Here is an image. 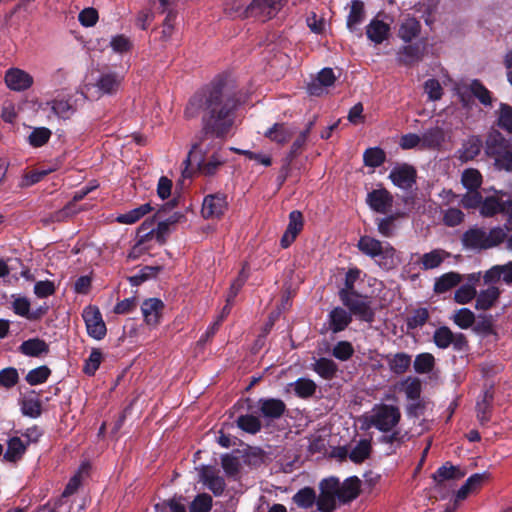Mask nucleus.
Here are the masks:
<instances>
[{
	"label": "nucleus",
	"mask_w": 512,
	"mask_h": 512,
	"mask_svg": "<svg viewBox=\"0 0 512 512\" xmlns=\"http://www.w3.org/2000/svg\"><path fill=\"white\" fill-rule=\"evenodd\" d=\"M260 415L267 420H274L280 418L285 410V403L276 398H261L257 402Z\"/></svg>",
	"instance_id": "21"
},
{
	"label": "nucleus",
	"mask_w": 512,
	"mask_h": 512,
	"mask_svg": "<svg viewBox=\"0 0 512 512\" xmlns=\"http://www.w3.org/2000/svg\"><path fill=\"white\" fill-rule=\"evenodd\" d=\"M400 386L408 399H419L421 394V382L418 378L408 377L401 382Z\"/></svg>",
	"instance_id": "55"
},
{
	"label": "nucleus",
	"mask_w": 512,
	"mask_h": 512,
	"mask_svg": "<svg viewBox=\"0 0 512 512\" xmlns=\"http://www.w3.org/2000/svg\"><path fill=\"white\" fill-rule=\"evenodd\" d=\"M420 22L413 17L406 18L400 28H399V37L404 42H411L416 36H418L420 32Z\"/></svg>",
	"instance_id": "43"
},
{
	"label": "nucleus",
	"mask_w": 512,
	"mask_h": 512,
	"mask_svg": "<svg viewBox=\"0 0 512 512\" xmlns=\"http://www.w3.org/2000/svg\"><path fill=\"white\" fill-rule=\"evenodd\" d=\"M51 106L52 112L59 118L69 119L76 111L69 99L55 98L47 103Z\"/></svg>",
	"instance_id": "42"
},
{
	"label": "nucleus",
	"mask_w": 512,
	"mask_h": 512,
	"mask_svg": "<svg viewBox=\"0 0 512 512\" xmlns=\"http://www.w3.org/2000/svg\"><path fill=\"white\" fill-rule=\"evenodd\" d=\"M462 244L468 250H485L486 248V231L482 228L473 227L468 229L461 238Z\"/></svg>",
	"instance_id": "26"
},
{
	"label": "nucleus",
	"mask_w": 512,
	"mask_h": 512,
	"mask_svg": "<svg viewBox=\"0 0 512 512\" xmlns=\"http://www.w3.org/2000/svg\"><path fill=\"white\" fill-rule=\"evenodd\" d=\"M483 146L479 136H471L464 141L462 148L459 150V158L463 162L474 159L479 155Z\"/></svg>",
	"instance_id": "36"
},
{
	"label": "nucleus",
	"mask_w": 512,
	"mask_h": 512,
	"mask_svg": "<svg viewBox=\"0 0 512 512\" xmlns=\"http://www.w3.org/2000/svg\"><path fill=\"white\" fill-rule=\"evenodd\" d=\"M303 229V216L300 211L294 210L289 214V223L281 237L280 245L282 248H288L296 239L297 235Z\"/></svg>",
	"instance_id": "22"
},
{
	"label": "nucleus",
	"mask_w": 512,
	"mask_h": 512,
	"mask_svg": "<svg viewBox=\"0 0 512 512\" xmlns=\"http://www.w3.org/2000/svg\"><path fill=\"white\" fill-rule=\"evenodd\" d=\"M371 453V442L367 439L360 440L350 451L349 458L354 463H362Z\"/></svg>",
	"instance_id": "46"
},
{
	"label": "nucleus",
	"mask_w": 512,
	"mask_h": 512,
	"mask_svg": "<svg viewBox=\"0 0 512 512\" xmlns=\"http://www.w3.org/2000/svg\"><path fill=\"white\" fill-rule=\"evenodd\" d=\"M386 159L385 152L379 147H372L365 150L363 154L364 164L376 168L381 166Z\"/></svg>",
	"instance_id": "52"
},
{
	"label": "nucleus",
	"mask_w": 512,
	"mask_h": 512,
	"mask_svg": "<svg viewBox=\"0 0 512 512\" xmlns=\"http://www.w3.org/2000/svg\"><path fill=\"white\" fill-rule=\"evenodd\" d=\"M248 265L245 263L239 272L237 278L231 283L229 291L226 296V305L223 308V312L229 313L231 309V305L233 304L236 296L242 289L243 285L247 281L249 277L248 273Z\"/></svg>",
	"instance_id": "31"
},
{
	"label": "nucleus",
	"mask_w": 512,
	"mask_h": 512,
	"mask_svg": "<svg viewBox=\"0 0 512 512\" xmlns=\"http://www.w3.org/2000/svg\"><path fill=\"white\" fill-rule=\"evenodd\" d=\"M422 149L438 150L446 140V133L442 127L435 126L422 133Z\"/></svg>",
	"instance_id": "28"
},
{
	"label": "nucleus",
	"mask_w": 512,
	"mask_h": 512,
	"mask_svg": "<svg viewBox=\"0 0 512 512\" xmlns=\"http://www.w3.org/2000/svg\"><path fill=\"white\" fill-rule=\"evenodd\" d=\"M338 501L347 503L359 495L360 492V480L357 477H350L343 483L338 480Z\"/></svg>",
	"instance_id": "30"
},
{
	"label": "nucleus",
	"mask_w": 512,
	"mask_h": 512,
	"mask_svg": "<svg viewBox=\"0 0 512 512\" xmlns=\"http://www.w3.org/2000/svg\"><path fill=\"white\" fill-rule=\"evenodd\" d=\"M462 281V276L457 272H448L435 280L434 291L438 294L445 293L456 287Z\"/></svg>",
	"instance_id": "37"
},
{
	"label": "nucleus",
	"mask_w": 512,
	"mask_h": 512,
	"mask_svg": "<svg viewBox=\"0 0 512 512\" xmlns=\"http://www.w3.org/2000/svg\"><path fill=\"white\" fill-rule=\"evenodd\" d=\"M392 202L393 198L386 189L373 190L367 195L369 207L378 213H387L392 206Z\"/></svg>",
	"instance_id": "25"
},
{
	"label": "nucleus",
	"mask_w": 512,
	"mask_h": 512,
	"mask_svg": "<svg viewBox=\"0 0 512 512\" xmlns=\"http://www.w3.org/2000/svg\"><path fill=\"white\" fill-rule=\"evenodd\" d=\"M339 298L342 304L348 308L351 315H355L361 321L371 323L374 320V311L371 308V301L368 296L358 293L347 294L339 292Z\"/></svg>",
	"instance_id": "7"
},
{
	"label": "nucleus",
	"mask_w": 512,
	"mask_h": 512,
	"mask_svg": "<svg viewBox=\"0 0 512 512\" xmlns=\"http://www.w3.org/2000/svg\"><path fill=\"white\" fill-rule=\"evenodd\" d=\"M241 105L240 94L227 81H215L196 93L185 109L187 118H195L203 113V130L193 143L185 161H202L222 149L223 139L230 132Z\"/></svg>",
	"instance_id": "1"
},
{
	"label": "nucleus",
	"mask_w": 512,
	"mask_h": 512,
	"mask_svg": "<svg viewBox=\"0 0 512 512\" xmlns=\"http://www.w3.org/2000/svg\"><path fill=\"white\" fill-rule=\"evenodd\" d=\"M50 129L46 127L35 128L29 135V144L33 147H41L45 145L51 137Z\"/></svg>",
	"instance_id": "60"
},
{
	"label": "nucleus",
	"mask_w": 512,
	"mask_h": 512,
	"mask_svg": "<svg viewBox=\"0 0 512 512\" xmlns=\"http://www.w3.org/2000/svg\"><path fill=\"white\" fill-rule=\"evenodd\" d=\"M152 210L149 203L143 204L135 209L117 216V222L121 224H133Z\"/></svg>",
	"instance_id": "45"
},
{
	"label": "nucleus",
	"mask_w": 512,
	"mask_h": 512,
	"mask_svg": "<svg viewBox=\"0 0 512 512\" xmlns=\"http://www.w3.org/2000/svg\"><path fill=\"white\" fill-rule=\"evenodd\" d=\"M102 362V352L99 348H93L83 365V372L88 376H94Z\"/></svg>",
	"instance_id": "57"
},
{
	"label": "nucleus",
	"mask_w": 512,
	"mask_h": 512,
	"mask_svg": "<svg viewBox=\"0 0 512 512\" xmlns=\"http://www.w3.org/2000/svg\"><path fill=\"white\" fill-rule=\"evenodd\" d=\"M227 207L228 202L225 194H209L203 200L201 213L206 219L219 218L227 210Z\"/></svg>",
	"instance_id": "15"
},
{
	"label": "nucleus",
	"mask_w": 512,
	"mask_h": 512,
	"mask_svg": "<svg viewBox=\"0 0 512 512\" xmlns=\"http://www.w3.org/2000/svg\"><path fill=\"white\" fill-rule=\"evenodd\" d=\"M450 320L461 329L470 328L475 322L474 313L468 308H461L454 312Z\"/></svg>",
	"instance_id": "47"
},
{
	"label": "nucleus",
	"mask_w": 512,
	"mask_h": 512,
	"mask_svg": "<svg viewBox=\"0 0 512 512\" xmlns=\"http://www.w3.org/2000/svg\"><path fill=\"white\" fill-rule=\"evenodd\" d=\"M91 190L92 188L85 187L82 190L77 191L72 200L69 201L62 209L52 213L50 215V219L46 222H62L67 218L76 215L79 212V209L76 208V203L83 200Z\"/></svg>",
	"instance_id": "19"
},
{
	"label": "nucleus",
	"mask_w": 512,
	"mask_h": 512,
	"mask_svg": "<svg viewBox=\"0 0 512 512\" xmlns=\"http://www.w3.org/2000/svg\"><path fill=\"white\" fill-rule=\"evenodd\" d=\"M19 382V374L16 368L7 367L0 371V386L10 389Z\"/></svg>",
	"instance_id": "64"
},
{
	"label": "nucleus",
	"mask_w": 512,
	"mask_h": 512,
	"mask_svg": "<svg viewBox=\"0 0 512 512\" xmlns=\"http://www.w3.org/2000/svg\"><path fill=\"white\" fill-rule=\"evenodd\" d=\"M505 139L500 133L490 135L486 141V153L494 157L497 169L512 171V152L502 151L505 148Z\"/></svg>",
	"instance_id": "9"
},
{
	"label": "nucleus",
	"mask_w": 512,
	"mask_h": 512,
	"mask_svg": "<svg viewBox=\"0 0 512 512\" xmlns=\"http://www.w3.org/2000/svg\"><path fill=\"white\" fill-rule=\"evenodd\" d=\"M357 248L362 254L373 259L379 267L385 270H391L398 264L396 250L389 242L364 235L359 238Z\"/></svg>",
	"instance_id": "3"
},
{
	"label": "nucleus",
	"mask_w": 512,
	"mask_h": 512,
	"mask_svg": "<svg viewBox=\"0 0 512 512\" xmlns=\"http://www.w3.org/2000/svg\"><path fill=\"white\" fill-rule=\"evenodd\" d=\"M204 485L212 491L215 496H220L225 490V481L222 477L213 472H205L202 475Z\"/></svg>",
	"instance_id": "48"
},
{
	"label": "nucleus",
	"mask_w": 512,
	"mask_h": 512,
	"mask_svg": "<svg viewBox=\"0 0 512 512\" xmlns=\"http://www.w3.org/2000/svg\"><path fill=\"white\" fill-rule=\"evenodd\" d=\"M450 257V253L443 249H434L424 253L419 260V265L423 270H432L440 267V265Z\"/></svg>",
	"instance_id": "32"
},
{
	"label": "nucleus",
	"mask_w": 512,
	"mask_h": 512,
	"mask_svg": "<svg viewBox=\"0 0 512 512\" xmlns=\"http://www.w3.org/2000/svg\"><path fill=\"white\" fill-rule=\"evenodd\" d=\"M212 497L209 494H198L191 502L190 512H209L212 508Z\"/></svg>",
	"instance_id": "61"
},
{
	"label": "nucleus",
	"mask_w": 512,
	"mask_h": 512,
	"mask_svg": "<svg viewBox=\"0 0 512 512\" xmlns=\"http://www.w3.org/2000/svg\"><path fill=\"white\" fill-rule=\"evenodd\" d=\"M365 18L364 3L360 0H353L351 2L350 12L347 16L346 25L350 31L357 29Z\"/></svg>",
	"instance_id": "39"
},
{
	"label": "nucleus",
	"mask_w": 512,
	"mask_h": 512,
	"mask_svg": "<svg viewBox=\"0 0 512 512\" xmlns=\"http://www.w3.org/2000/svg\"><path fill=\"white\" fill-rule=\"evenodd\" d=\"M50 375V368L46 365H42L30 370L26 375L25 380L29 385L35 386L46 382Z\"/></svg>",
	"instance_id": "54"
},
{
	"label": "nucleus",
	"mask_w": 512,
	"mask_h": 512,
	"mask_svg": "<svg viewBox=\"0 0 512 512\" xmlns=\"http://www.w3.org/2000/svg\"><path fill=\"white\" fill-rule=\"evenodd\" d=\"M353 354L354 348L352 344L348 341L337 342L332 350V355L340 361L349 360L353 356Z\"/></svg>",
	"instance_id": "63"
},
{
	"label": "nucleus",
	"mask_w": 512,
	"mask_h": 512,
	"mask_svg": "<svg viewBox=\"0 0 512 512\" xmlns=\"http://www.w3.org/2000/svg\"><path fill=\"white\" fill-rule=\"evenodd\" d=\"M237 425L243 431L251 434H255L261 429V422L259 418L250 414L238 417Z\"/></svg>",
	"instance_id": "59"
},
{
	"label": "nucleus",
	"mask_w": 512,
	"mask_h": 512,
	"mask_svg": "<svg viewBox=\"0 0 512 512\" xmlns=\"http://www.w3.org/2000/svg\"><path fill=\"white\" fill-rule=\"evenodd\" d=\"M87 333L96 340H102L107 333L106 324L98 307L89 305L82 313Z\"/></svg>",
	"instance_id": "12"
},
{
	"label": "nucleus",
	"mask_w": 512,
	"mask_h": 512,
	"mask_svg": "<svg viewBox=\"0 0 512 512\" xmlns=\"http://www.w3.org/2000/svg\"><path fill=\"white\" fill-rule=\"evenodd\" d=\"M7 87L13 91H25L33 85V77L19 68H9L4 77Z\"/></svg>",
	"instance_id": "17"
},
{
	"label": "nucleus",
	"mask_w": 512,
	"mask_h": 512,
	"mask_svg": "<svg viewBox=\"0 0 512 512\" xmlns=\"http://www.w3.org/2000/svg\"><path fill=\"white\" fill-rule=\"evenodd\" d=\"M141 311L145 323L148 326L156 327L160 319V299H146L141 305Z\"/></svg>",
	"instance_id": "34"
},
{
	"label": "nucleus",
	"mask_w": 512,
	"mask_h": 512,
	"mask_svg": "<svg viewBox=\"0 0 512 512\" xmlns=\"http://www.w3.org/2000/svg\"><path fill=\"white\" fill-rule=\"evenodd\" d=\"M28 443L17 436L11 437L7 441V449L3 454V460L9 463H17L26 453Z\"/></svg>",
	"instance_id": "29"
},
{
	"label": "nucleus",
	"mask_w": 512,
	"mask_h": 512,
	"mask_svg": "<svg viewBox=\"0 0 512 512\" xmlns=\"http://www.w3.org/2000/svg\"><path fill=\"white\" fill-rule=\"evenodd\" d=\"M386 360L390 370L398 375L405 373L411 365V356L403 352L388 355Z\"/></svg>",
	"instance_id": "40"
},
{
	"label": "nucleus",
	"mask_w": 512,
	"mask_h": 512,
	"mask_svg": "<svg viewBox=\"0 0 512 512\" xmlns=\"http://www.w3.org/2000/svg\"><path fill=\"white\" fill-rule=\"evenodd\" d=\"M338 478L329 477L319 483L320 493L316 495V506L319 512H333L338 501Z\"/></svg>",
	"instance_id": "8"
},
{
	"label": "nucleus",
	"mask_w": 512,
	"mask_h": 512,
	"mask_svg": "<svg viewBox=\"0 0 512 512\" xmlns=\"http://www.w3.org/2000/svg\"><path fill=\"white\" fill-rule=\"evenodd\" d=\"M20 405L24 416L38 418L42 413V404L38 398L25 397L20 401Z\"/></svg>",
	"instance_id": "49"
},
{
	"label": "nucleus",
	"mask_w": 512,
	"mask_h": 512,
	"mask_svg": "<svg viewBox=\"0 0 512 512\" xmlns=\"http://www.w3.org/2000/svg\"><path fill=\"white\" fill-rule=\"evenodd\" d=\"M389 178L401 189H409L416 181V170L408 164H398L392 168Z\"/></svg>",
	"instance_id": "16"
},
{
	"label": "nucleus",
	"mask_w": 512,
	"mask_h": 512,
	"mask_svg": "<svg viewBox=\"0 0 512 512\" xmlns=\"http://www.w3.org/2000/svg\"><path fill=\"white\" fill-rule=\"evenodd\" d=\"M295 394L300 398L311 397L316 391V384L311 379L300 378L291 384Z\"/></svg>",
	"instance_id": "53"
},
{
	"label": "nucleus",
	"mask_w": 512,
	"mask_h": 512,
	"mask_svg": "<svg viewBox=\"0 0 512 512\" xmlns=\"http://www.w3.org/2000/svg\"><path fill=\"white\" fill-rule=\"evenodd\" d=\"M122 82V78L115 72L102 73L96 81L95 86L101 95L115 94Z\"/></svg>",
	"instance_id": "27"
},
{
	"label": "nucleus",
	"mask_w": 512,
	"mask_h": 512,
	"mask_svg": "<svg viewBox=\"0 0 512 512\" xmlns=\"http://www.w3.org/2000/svg\"><path fill=\"white\" fill-rule=\"evenodd\" d=\"M314 371L324 379H331L337 371L336 363L328 358H320L314 364Z\"/></svg>",
	"instance_id": "51"
},
{
	"label": "nucleus",
	"mask_w": 512,
	"mask_h": 512,
	"mask_svg": "<svg viewBox=\"0 0 512 512\" xmlns=\"http://www.w3.org/2000/svg\"><path fill=\"white\" fill-rule=\"evenodd\" d=\"M457 468L450 463H446L439 467L432 475L434 482L441 484L446 480L454 479L457 477Z\"/></svg>",
	"instance_id": "62"
},
{
	"label": "nucleus",
	"mask_w": 512,
	"mask_h": 512,
	"mask_svg": "<svg viewBox=\"0 0 512 512\" xmlns=\"http://www.w3.org/2000/svg\"><path fill=\"white\" fill-rule=\"evenodd\" d=\"M390 27L387 23L373 19L366 27V35L370 41L375 44H381L387 39Z\"/></svg>",
	"instance_id": "35"
},
{
	"label": "nucleus",
	"mask_w": 512,
	"mask_h": 512,
	"mask_svg": "<svg viewBox=\"0 0 512 512\" xmlns=\"http://www.w3.org/2000/svg\"><path fill=\"white\" fill-rule=\"evenodd\" d=\"M351 322V313L339 306L329 312L326 320L328 329L334 334L344 331Z\"/></svg>",
	"instance_id": "23"
},
{
	"label": "nucleus",
	"mask_w": 512,
	"mask_h": 512,
	"mask_svg": "<svg viewBox=\"0 0 512 512\" xmlns=\"http://www.w3.org/2000/svg\"><path fill=\"white\" fill-rule=\"evenodd\" d=\"M506 193L503 191H495L493 195L482 198L479 213L483 217H493L499 213H506L510 217L512 208L511 199L504 200Z\"/></svg>",
	"instance_id": "11"
},
{
	"label": "nucleus",
	"mask_w": 512,
	"mask_h": 512,
	"mask_svg": "<svg viewBox=\"0 0 512 512\" xmlns=\"http://www.w3.org/2000/svg\"><path fill=\"white\" fill-rule=\"evenodd\" d=\"M433 342L439 349H447L451 346L457 352H464L468 348L465 335L453 332L448 326H440L434 331Z\"/></svg>",
	"instance_id": "10"
},
{
	"label": "nucleus",
	"mask_w": 512,
	"mask_h": 512,
	"mask_svg": "<svg viewBox=\"0 0 512 512\" xmlns=\"http://www.w3.org/2000/svg\"><path fill=\"white\" fill-rule=\"evenodd\" d=\"M461 181L468 190H477L482 184V176L478 170L469 168L463 171Z\"/></svg>",
	"instance_id": "56"
},
{
	"label": "nucleus",
	"mask_w": 512,
	"mask_h": 512,
	"mask_svg": "<svg viewBox=\"0 0 512 512\" xmlns=\"http://www.w3.org/2000/svg\"><path fill=\"white\" fill-rule=\"evenodd\" d=\"M457 90L464 106L468 105L469 101L466 99V94L469 92L485 106H489L492 103L490 92L478 80H473L469 85L459 86Z\"/></svg>",
	"instance_id": "18"
},
{
	"label": "nucleus",
	"mask_w": 512,
	"mask_h": 512,
	"mask_svg": "<svg viewBox=\"0 0 512 512\" xmlns=\"http://www.w3.org/2000/svg\"><path fill=\"white\" fill-rule=\"evenodd\" d=\"M227 161L225 151H215L212 154L205 156L202 155V161H187L192 167H196L200 174L204 176L214 175L219 168Z\"/></svg>",
	"instance_id": "13"
},
{
	"label": "nucleus",
	"mask_w": 512,
	"mask_h": 512,
	"mask_svg": "<svg viewBox=\"0 0 512 512\" xmlns=\"http://www.w3.org/2000/svg\"><path fill=\"white\" fill-rule=\"evenodd\" d=\"M435 358L430 353H422L416 356L414 360V369L417 373L424 374L433 370Z\"/></svg>",
	"instance_id": "58"
},
{
	"label": "nucleus",
	"mask_w": 512,
	"mask_h": 512,
	"mask_svg": "<svg viewBox=\"0 0 512 512\" xmlns=\"http://www.w3.org/2000/svg\"><path fill=\"white\" fill-rule=\"evenodd\" d=\"M500 290L495 286H489L487 289L481 291L476 298L477 310H488L498 300Z\"/></svg>",
	"instance_id": "38"
},
{
	"label": "nucleus",
	"mask_w": 512,
	"mask_h": 512,
	"mask_svg": "<svg viewBox=\"0 0 512 512\" xmlns=\"http://www.w3.org/2000/svg\"><path fill=\"white\" fill-rule=\"evenodd\" d=\"M18 350L29 357H40L49 353V345L40 338H31L23 341Z\"/></svg>",
	"instance_id": "33"
},
{
	"label": "nucleus",
	"mask_w": 512,
	"mask_h": 512,
	"mask_svg": "<svg viewBox=\"0 0 512 512\" xmlns=\"http://www.w3.org/2000/svg\"><path fill=\"white\" fill-rule=\"evenodd\" d=\"M295 132L296 128L292 125L286 123H275L265 131L264 136L271 142L279 145H285L290 141Z\"/></svg>",
	"instance_id": "24"
},
{
	"label": "nucleus",
	"mask_w": 512,
	"mask_h": 512,
	"mask_svg": "<svg viewBox=\"0 0 512 512\" xmlns=\"http://www.w3.org/2000/svg\"><path fill=\"white\" fill-rule=\"evenodd\" d=\"M160 210L153 217L146 219L137 229V245L143 246L151 240L160 243Z\"/></svg>",
	"instance_id": "14"
},
{
	"label": "nucleus",
	"mask_w": 512,
	"mask_h": 512,
	"mask_svg": "<svg viewBox=\"0 0 512 512\" xmlns=\"http://www.w3.org/2000/svg\"><path fill=\"white\" fill-rule=\"evenodd\" d=\"M497 125L502 130L512 134V107L501 103L497 112Z\"/></svg>",
	"instance_id": "50"
},
{
	"label": "nucleus",
	"mask_w": 512,
	"mask_h": 512,
	"mask_svg": "<svg viewBox=\"0 0 512 512\" xmlns=\"http://www.w3.org/2000/svg\"><path fill=\"white\" fill-rule=\"evenodd\" d=\"M172 188V181L162 176V201L172 197L170 201L162 204V234L183 217L179 211H172L179 203L182 182L177 184L174 191H172Z\"/></svg>",
	"instance_id": "6"
},
{
	"label": "nucleus",
	"mask_w": 512,
	"mask_h": 512,
	"mask_svg": "<svg viewBox=\"0 0 512 512\" xmlns=\"http://www.w3.org/2000/svg\"><path fill=\"white\" fill-rule=\"evenodd\" d=\"M336 77L331 68H323L311 82L307 85V92L312 96H321L325 93L327 87L334 84Z\"/></svg>",
	"instance_id": "20"
},
{
	"label": "nucleus",
	"mask_w": 512,
	"mask_h": 512,
	"mask_svg": "<svg viewBox=\"0 0 512 512\" xmlns=\"http://www.w3.org/2000/svg\"><path fill=\"white\" fill-rule=\"evenodd\" d=\"M241 105L240 94L227 81H215L196 93L185 109L187 118H195L203 113V130L193 143L185 161H202L222 149L223 139L230 132Z\"/></svg>",
	"instance_id": "2"
},
{
	"label": "nucleus",
	"mask_w": 512,
	"mask_h": 512,
	"mask_svg": "<svg viewBox=\"0 0 512 512\" xmlns=\"http://www.w3.org/2000/svg\"><path fill=\"white\" fill-rule=\"evenodd\" d=\"M292 501L299 508L308 510L316 505V492L311 487L301 488L293 495Z\"/></svg>",
	"instance_id": "41"
},
{
	"label": "nucleus",
	"mask_w": 512,
	"mask_h": 512,
	"mask_svg": "<svg viewBox=\"0 0 512 512\" xmlns=\"http://www.w3.org/2000/svg\"><path fill=\"white\" fill-rule=\"evenodd\" d=\"M284 2L285 0H254L250 6L242 11L246 1L224 0L226 8L238 13L239 15L247 16L248 14H251L262 18H272L275 16L282 8Z\"/></svg>",
	"instance_id": "5"
},
{
	"label": "nucleus",
	"mask_w": 512,
	"mask_h": 512,
	"mask_svg": "<svg viewBox=\"0 0 512 512\" xmlns=\"http://www.w3.org/2000/svg\"><path fill=\"white\" fill-rule=\"evenodd\" d=\"M162 15H165L164 22L162 23V38L170 36L175 28V21L177 12L168 5V0H162Z\"/></svg>",
	"instance_id": "44"
},
{
	"label": "nucleus",
	"mask_w": 512,
	"mask_h": 512,
	"mask_svg": "<svg viewBox=\"0 0 512 512\" xmlns=\"http://www.w3.org/2000/svg\"><path fill=\"white\" fill-rule=\"evenodd\" d=\"M364 419L369 428L373 427L383 433L392 432L389 442L397 438L398 432H394V429L401 419L399 407L384 403L376 404Z\"/></svg>",
	"instance_id": "4"
}]
</instances>
